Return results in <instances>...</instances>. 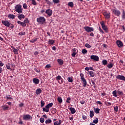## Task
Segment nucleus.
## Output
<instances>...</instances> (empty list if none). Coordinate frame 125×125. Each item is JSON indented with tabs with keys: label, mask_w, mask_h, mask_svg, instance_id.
Masks as SVG:
<instances>
[{
	"label": "nucleus",
	"mask_w": 125,
	"mask_h": 125,
	"mask_svg": "<svg viewBox=\"0 0 125 125\" xmlns=\"http://www.w3.org/2000/svg\"><path fill=\"white\" fill-rule=\"evenodd\" d=\"M105 105H106V106H111V103H110V102H106V103H105Z\"/></svg>",
	"instance_id": "4d7b16f0"
},
{
	"label": "nucleus",
	"mask_w": 125,
	"mask_h": 125,
	"mask_svg": "<svg viewBox=\"0 0 125 125\" xmlns=\"http://www.w3.org/2000/svg\"><path fill=\"white\" fill-rule=\"evenodd\" d=\"M94 112H95V113H96V114H99V113L100 112V109H99L98 107L94 108Z\"/></svg>",
	"instance_id": "c85d7f7f"
},
{
	"label": "nucleus",
	"mask_w": 125,
	"mask_h": 125,
	"mask_svg": "<svg viewBox=\"0 0 125 125\" xmlns=\"http://www.w3.org/2000/svg\"><path fill=\"white\" fill-rule=\"evenodd\" d=\"M40 121L41 123H42H42H44V118H41L40 119Z\"/></svg>",
	"instance_id": "603ef678"
},
{
	"label": "nucleus",
	"mask_w": 125,
	"mask_h": 125,
	"mask_svg": "<svg viewBox=\"0 0 125 125\" xmlns=\"http://www.w3.org/2000/svg\"><path fill=\"white\" fill-rule=\"evenodd\" d=\"M84 29H85V31L87 32V33H90L94 31V29L93 28V27H90L89 26H85L84 27Z\"/></svg>",
	"instance_id": "6e6552de"
},
{
	"label": "nucleus",
	"mask_w": 125,
	"mask_h": 125,
	"mask_svg": "<svg viewBox=\"0 0 125 125\" xmlns=\"http://www.w3.org/2000/svg\"><path fill=\"white\" fill-rule=\"evenodd\" d=\"M88 73H89V74L90 77H92V78H93V77H95V73H94L93 71H88Z\"/></svg>",
	"instance_id": "393cba45"
},
{
	"label": "nucleus",
	"mask_w": 125,
	"mask_h": 125,
	"mask_svg": "<svg viewBox=\"0 0 125 125\" xmlns=\"http://www.w3.org/2000/svg\"><path fill=\"white\" fill-rule=\"evenodd\" d=\"M2 108L3 110L5 111L6 110H8V108H9V107H8V106H7V105H3L2 106Z\"/></svg>",
	"instance_id": "72a5a7b5"
},
{
	"label": "nucleus",
	"mask_w": 125,
	"mask_h": 125,
	"mask_svg": "<svg viewBox=\"0 0 125 125\" xmlns=\"http://www.w3.org/2000/svg\"><path fill=\"white\" fill-rule=\"evenodd\" d=\"M97 104H99V105H103V104H102V103H101V102L100 101H97L96 102Z\"/></svg>",
	"instance_id": "e2e57ef3"
},
{
	"label": "nucleus",
	"mask_w": 125,
	"mask_h": 125,
	"mask_svg": "<svg viewBox=\"0 0 125 125\" xmlns=\"http://www.w3.org/2000/svg\"><path fill=\"white\" fill-rule=\"evenodd\" d=\"M37 22L38 23H41V24H43L45 22V19L43 17H40L37 18Z\"/></svg>",
	"instance_id": "1a4fd4ad"
},
{
	"label": "nucleus",
	"mask_w": 125,
	"mask_h": 125,
	"mask_svg": "<svg viewBox=\"0 0 125 125\" xmlns=\"http://www.w3.org/2000/svg\"><path fill=\"white\" fill-rule=\"evenodd\" d=\"M26 34V32L23 31V32H20L19 33V36H25Z\"/></svg>",
	"instance_id": "79ce46f5"
},
{
	"label": "nucleus",
	"mask_w": 125,
	"mask_h": 125,
	"mask_svg": "<svg viewBox=\"0 0 125 125\" xmlns=\"http://www.w3.org/2000/svg\"><path fill=\"white\" fill-rule=\"evenodd\" d=\"M112 12L116 16L119 17L121 15V11L119 10L117 8H115L114 9H112Z\"/></svg>",
	"instance_id": "0eeeda50"
},
{
	"label": "nucleus",
	"mask_w": 125,
	"mask_h": 125,
	"mask_svg": "<svg viewBox=\"0 0 125 125\" xmlns=\"http://www.w3.org/2000/svg\"><path fill=\"white\" fill-rule=\"evenodd\" d=\"M41 92H42V90L41 88H38L36 90L37 95H39V94H41Z\"/></svg>",
	"instance_id": "bb28decb"
},
{
	"label": "nucleus",
	"mask_w": 125,
	"mask_h": 125,
	"mask_svg": "<svg viewBox=\"0 0 125 125\" xmlns=\"http://www.w3.org/2000/svg\"><path fill=\"white\" fill-rule=\"evenodd\" d=\"M46 14H47L48 16H51L52 15V10L51 9H48L45 11Z\"/></svg>",
	"instance_id": "dca6fc26"
},
{
	"label": "nucleus",
	"mask_w": 125,
	"mask_h": 125,
	"mask_svg": "<svg viewBox=\"0 0 125 125\" xmlns=\"http://www.w3.org/2000/svg\"><path fill=\"white\" fill-rule=\"evenodd\" d=\"M94 116V112H93V110H91L90 111V117L93 118Z\"/></svg>",
	"instance_id": "f704fd0d"
},
{
	"label": "nucleus",
	"mask_w": 125,
	"mask_h": 125,
	"mask_svg": "<svg viewBox=\"0 0 125 125\" xmlns=\"http://www.w3.org/2000/svg\"><path fill=\"white\" fill-rule=\"evenodd\" d=\"M52 122V121H51V120L48 119L45 121V124H50V123H51Z\"/></svg>",
	"instance_id": "a18cd8bd"
},
{
	"label": "nucleus",
	"mask_w": 125,
	"mask_h": 125,
	"mask_svg": "<svg viewBox=\"0 0 125 125\" xmlns=\"http://www.w3.org/2000/svg\"><path fill=\"white\" fill-rule=\"evenodd\" d=\"M100 24L102 26V28L103 30H104L105 33H108L109 30H108V27H107V26L105 25V23H104V21H103L100 22Z\"/></svg>",
	"instance_id": "423d86ee"
},
{
	"label": "nucleus",
	"mask_w": 125,
	"mask_h": 125,
	"mask_svg": "<svg viewBox=\"0 0 125 125\" xmlns=\"http://www.w3.org/2000/svg\"><path fill=\"white\" fill-rule=\"evenodd\" d=\"M53 2L54 3H59V0H53Z\"/></svg>",
	"instance_id": "13d9d810"
},
{
	"label": "nucleus",
	"mask_w": 125,
	"mask_h": 125,
	"mask_svg": "<svg viewBox=\"0 0 125 125\" xmlns=\"http://www.w3.org/2000/svg\"><path fill=\"white\" fill-rule=\"evenodd\" d=\"M58 101L59 103H60V104H61V103H62V102H63V100H62V98H61V97H58Z\"/></svg>",
	"instance_id": "473e14b6"
},
{
	"label": "nucleus",
	"mask_w": 125,
	"mask_h": 125,
	"mask_svg": "<svg viewBox=\"0 0 125 125\" xmlns=\"http://www.w3.org/2000/svg\"><path fill=\"white\" fill-rule=\"evenodd\" d=\"M107 67L108 68V69H112L114 67V64L113 63H110L109 64H107Z\"/></svg>",
	"instance_id": "c756f323"
},
{
	"label": "nucleus",
	"mask_w": 125,
	"mask_h": 125,
	"mask_svg": "<svg viewBox=\"0 0 125 125\" xmlns=\"http://www.w3.org/2000/svg\"><path fill=\"white\" fill-rule=\"evenodd\" d=\"M18 18L20 20H21L22 19H24L25 18V15L23 14H20L18 16Z\"/></svg>",
	"instance_id": "4be33fe9"
},
{
	"label": "nucleus",
	"mask_w": 125,
	"mask_h": 125,
	"mask_svg": "<svg viewBox=\"0 0 125 125\" xmlns=\"http://www.w3.org/2000/svg\"><path fill=\"white\" fill-rule=\"evenodd\" d=\"M56 81H58L59 83H60V84H61V83H63L64 82V80L63 79V78H62V77L60 75H58V76H57L56 77Z\"/></svg>",
	"instance_id": "9d476101"
},
{
	"label": "nucleus",
	"mask_w": 125,
	"mask_h": 125,
	"mask_svg": "<svg viewBox=\"0 0 125 125\" xmlns=\"http://www.w3.org/2000/svg\"><path fill=\"white\" fill-rule=\"evenodd\" d=\"M80 103H81V104H82V105H83V104H84V103H85V101H81L80 102Z\"/></svg>",
	"instance_id": "338daca9"
},
{
	"label": "nucleus",
	"mask_w": 125,
	"mask_h": 125,
	"mask_svg": "<svg viewBox=\"0 0 125 125\" xmlns=\"http://www.w3.org/2000/svg\"><path fill=\"white\" fill-rule=\"evenodd\" d=\"M85 47H87V48H91V46L88 43H86L85 45Z\"/></svg>",
	"instance_id": "de8ad7c7"
},
{
	"label": "nucleus",
	"mask_w": 125,
	"mask_h": 125,
	"mask_svg": "<svg viewBox=\"0 0 125 125\" xmlns=\"http://www.w3.org/2000/svg\"><path fill=\"white\" fill-rule=\"evenodd\" d=\"M114 110V111H115V112H118V106H115Z\"/></svg>",
	"instance_id": "680f3d73"
},
{
	"label": "nucleus",
	"mask_w": 125,
	"mask_h": 125,
	"mask_svg": "<svg viewBox=\"0 0 125 125\" xmlns=\"http://www.w3.org/2000/svg\"><path fill=\"white\" fill-rule=\"evenodd\" d=\"M91 83H92V84L93 86L95 87V85H96L95 81L94 82L93 80H91Z\"/></svg>",
	"instance_id": "6e6d98bb"
},
{
	"label": "nucleus",
	"mask_w": 125,
	"mask_h": 125,
	"mask_svg": "<svg viewBox=\"0 0 125 125\" xmlns=\"http://www.w3.org/2000/svg\"><path fill=\"white\" fill-rule=\"evenodd\" d=\"M38 40H39V38L33 39L31 40V42H32V43H34V42H37Z\"/></svg>",
	"instance_id": "a19ab883"
},
{
	"label": "nucleus",
	"mask_w": 125,
	"mask_h": 125,
	"mask_svg": "<svg viewBox=\"0 0 125 125\" xmlns=\"http://www.w3.org/2000/svg\"><path fill=\"white\" fill-rule=\"evenodd\" d=\"M71 100V98H67L66 102V103H68V104H70V101Z\"/></svg>",
	"instance_id": "49530a36"
},
{
	"label": "nucleus",
	"mask_w": 125,
	"mask_h": 125,
	"mask_svg": "<svg viewBox=\"0 0 125 125\" xmlns=\"http://www.w3.org/2000/svg\"><path fill=\"white\" fill-rule=\"evenodd\" d=\"M72 53L71 54V56H72V57H76V55L78 53V50H77V49H76V48H73L72 50Z\"/></svg>",
	"instance_id": "2eb2a0df"
},
{
	"label": "nucleus",
	"mask_w": 125,
	"mask_h": 125,
	"mask_svg": "<svg viewBox=\"0 0 125 125\" xmlns=\"http://www.w3.org/2000/svg\"><path fill=\"white\" fill-rule=\"evenodd\" d=\"M80 77H81L82 82H83V86H84V87H85V86H86V84H87V82H86V80L84 77V75H83V73H81Z\"/></svg>",
	"instance_id": "20e7f679"
},
{
	"label": "nucleus",
	"mask_w": 125,
	"mask_h": 125,
	"mask_svg": "<svg viewBox=\"0 0 125 125\" xmlns=\"http://www.w3.org/2000/svg\"><path fill=\"white\" fill-rule=\"evenodd\" d=\"M32 4L33 5H37V2L35 0H32Z\"/></svg>",
	"instance_id": "8fccbe9b"
},
{
	"label": "nucleus",
	"mask_w": 125,
	"mask_h": 125,
	"mask_svg": "<svg viewBox=\"0 0 125 125\" xmlns=\"http://www.w3.org/2000/svg\"><path fill=\"white\" fill-rule=\"evenodd\" d=\"M33 82L35 84H39L40 83V80L37 78H33Z\"/></svg>",
	"instance_id": "a211bd4d"
},
{
	"label": "nucleus",
	"mask_w": 125,
	"mask_h": 125,
	"mask_svg": "<svg viewBox=\"0 0 125 125\" xmlns=\"http://www.w3.org/2000/svg\"><path fill=\"white\" fill-rule=\"evenodd\" d=\"M23 22L24 25H26V24H29V23H30V21H29L28 19H26Z\"/></svg>",
	"instance_id": "c9c22d12"
},
{
	"label": "nucleus",
	"mask_w": 125,
	"mask_h": 125,
	"mask_svg": "<svg viewBox=\"0 0 125 125\" xmlns=\"http://www.w3.org/2000/svg\"><path fill=\"white\" fill-rule=\"evenodd\" d=\"M45 1H46V3L49 5H50L51 4V3L50 2V1H49V0H45Z\"/></svg>",
	"instance_id": "864d4df0"
},
{
	"label": "nucleus",
	"mask_w": 125,
	"mask_h": 125,
	"mask_svg": "<svg viewBox=\"0 0 125 125\" xmlns=\"http://www.w3.org/2000/svg\"><path fill=\"white\" fill-rule=\"evenodd\" d=\"M69 110L71 111V114H75V113H76V109H75V108L74 107H70Z\"/></svg>",
	"instance_id": "a878e982"
},
{
	"label": "nucleus",
	"mask_w": 125,
	"mask_h": 125,
	"mask_svg": "<svg viewBox=\"0 0 125 125\" xmlns=\"http://www.w3.org/2000/svg\"><path fill=\"white\" fill-rule=\"evenodd\" d=\"M61 124H62V121L61 120H59L58 121H56L54 123V125H61Z\"/></svg>",
	"instance_id": "5701e85b"
},
{
	"label": "nucleus",
	"mask_w": 125,
	"mask_h": 125,
	"mask_svg": "<svg viewBox=\"0 0 125 125\" xmlns=\"http://www.w3.org/2000/svg\"><path fill=\"white\" fill-rule=\"evenodd\" d=\"M55 41L53 40H49V41L48 42V43L49 44H50L51 45H52V44H53L54 43H55Z\"/></svg>",
	"instance_id": "b1692460"
},
{
	"label": "nucleus",
	"mask_w": 125,
	"mask_h": 125,
	"mask_svg": "<svg viewBox=\"0 0 125 125\" xmlns=\"http://www.w3.org/2000/svg\"><path fill=\"white\" fill-rule=\"evenodd\" d=\"M116 43L118 47H123V46H124V44L121 41L118 40L116 42Z\"/></svg>",
	"instance_id": "f3484780"
},
{
	"label": "nucleus",
	"mask_w": 125,
	"mask_h": 125,
	"mask_svg": "<svg viewBox=\"0 0 125 125\" xmlns=\"http://www.w3.org/2000/svg\"><path fill=\"white\" fill-rule=\"evenodd\" d=\"M8 17L9 19H14L15 18V15L13 14H9Z\"/></svg>",
	"instance_id": "cd10ccee"
},
{
	"label": "nucleus",
	"mask_w": 125,
	"mask_h": 125,
	"mask_svg": "<svg viewBox=\"0 0 125 125\" xmlns=\"http://www.w3.org/2000/svg\"><path fill=\"white\" fill-rule=\"evenodd\" d=\"M45 69H46V68H47V69H50V68H51V65H50V64H47L45 66Z\"/></svg>",
	"instance_id": "3c124183"
},
{
	"label": "nucleus",
	"mask_w": 125,
	"mask_h": 125,
	"mask_svg": "<svg viewBox=\"0 0 125 125\" xmlns=\"http://www.w3.org/2000/svg\"><path fill=\"white\" fill-rule=\"evenodd\" d=\"M51 112L53 113V114H55V113H56V112H57V111L56 110V108H52L51 109Z\"/></svg>",
	"instance_id": "4c0bfd02"
},
{
	"label": "nucleus",
	"mask_w": 125,
	"mask_h": 125,
	"mask_svg": "<svg viewBox=\"0 0 125 125\" xmlns=\"http://www.w3.org/2000/svg\"><path fill=\"white\" fill-rule=\"evenodd\" d=\"M116 79L120 80V81H125V77L124 75H118L116 77Z\"/></svg>",
	"instance_id": "4468645a"
},
{
	"label": "nucleus",
	"mask_w": 125,
	"mask_h": 125,
	"mask_svg": "<svg viewBox=\"0 0 125 125\" xmlns=\"http://www.w3.org/2000/svg\"><path fill=\"white\" fill-rule=\"evenodd\" d=\"M53 106V103H51L45 106V108H43V112H46L47 113L49 112V108H51Z\"/></svg>",
	"instance_id": "7ed1b4c3"
},
{
	"label": "nucleus",
	"mask_w": 125,
	"mask_h": 125,
	"mask_svg": "<svg viewBox=\"0 0 125 125\" xmlns=\"http://www.w3.org/2000/svg\"><path fill=\"white\" fill-rule=\"evenodd\" d=\"M83 54H86L87 53V50L85 49H83L82 51Z\"/></svg>",
	"instance_id": "58836bf2"
},
{
	"label": "nucleus",
	"mask_w": 125,
	"mask_h": 125,
	"mask_svg": "<svg viewBox=\"0 0 125 125\" xmlns=\"http://www.w3.org/2000/svg\"><path fill=\"white\" fill-rule=\"evenodd\" d=\"M3 65H4V63H2V62L0 61V67H3Z\"/></svg>",
	"instance_id": "052dcab7"
},
{
	"label": "nucleus",
	"mask_w": 125,
	"mask_h": 125,
	"mask_svg": "<svg viewBox=\"0 0 125 125\" xmlns=\"http://www.w3.org/2000/svg\"><path fill=\"white\" fill-rule=\"evenodd\" d=\"M98 121H99L98 119L96 118L95 120L93 121V123L96 124H98Z\"/></svg>",
	"instance_id": "c03bdc74"
},
{
	"label": "nucleus",
	"mask_w": 125,
	"mask_h": 125,
	"mask_svg": "<svg viewBox=\"0 0 125 125\" xmlns=\"http://www.w3.org/2000/svg\"><path fill=\"white\" fill-rule=\"evenodd\" d=\"M117 93L118 94V95L121 96H123V95H124V91L120 90L117 91L115 90L112 92L113 96L114 97H118V95H117Z\"/></svg>",
	"instance_id": "f03ea898"
},
{
	"label": "nucleus",
	"mask_w": 125,
	"mask_h": 125,
	"mask_svg": "<svg viewBox=\"0 0 125 125\" xmlns=\"http://www.w3.org/2000/svg\"><path fill=\"white\" fill-rule=\"evenodd\" d=\"M103 14L104 16V18H105V19H110V15L111 14V13H110V12L104 11L103 13Z\"/></svg>",
	"instance_id": "f8f14e48"
},
{
	"label": "nucleus",
	"mask_w": 125,
	"mask_h": 125,
	"mask_svg": "<svg viewBox=\"0 0 125 125\" xmlns=\"http://www.w3.org/2000/svg\"><path fill=\"white\" fill-rule=\"evenodd\" d=\"M122 18L123 20H125V10H123L122 14Z\"/></svg>",
	"instance_id": "7c9ffc66"
},
{
	"label": "nucleus",
	"mask_w": 125,
	"mask_h": 125,
	"mask_svg": "<svg viewBox=\"0 0 125 125\" xmlns=\"http://www.w3.org/2000/svg\"><path fill=\"white\" fill-rule=\"evenodd\" d=\"M90 59L93 60V61H99V57L96 55H91L90 56Z\"/></svg>",
	"instance_id": "ddd939ff"
},
{
	"label": "nucleus",
	"mask_w": 125,
	"mask_h": 125,
	"mask_svg": "<svg viewBox=\"0 0 125 125\" xmlns=\"http://www.w3.org/2000/svg\"><path fill=\"white\" fill-rule=\"evenodd\" d=\"M68 5V6H70V7H73V6H74V3L73 2H69Z\"/></svg>",
	"instance_id": "ea45409f"
},
{
	"label": "nucleus",
	"mask_w": 125,
	"mask_h": 125,
	"mask_svg": "<svg viewBox=\"0 0 125 125\" xmlns=\"http://www.w3.org/2000/svg\"><path fill=\"white\" fill-rule=\"evenodd\" d=\"M1 23L6 27H10L12 30L14 28V25L10 23V21H1Z\"/></svg>",
	"instance_id": "f257e3e1"
},
{
	"label": "nucleus",
	"mask_w": 125,
	"mask_h": 125,
	"mask_svg": "<svg viewBox=\"0 0 125 125\" xmlns=\"http://www.w3.org/2000/svg\"><path fill=\"white\" fill-rule=\"evenodd\" d=\"M10 63H8L7 64H6V68L7 69H8V70H11V67H10Z\"/></svg>",
	"instance_id": "e433bc0d"
},
{
	"label": "nucleus",
	"mask_w": 125,
	"mask_h": 125,
	"mask_svg": "<svg viewBox=\"0 0 125 125\" xmlns=\"http://www.w3.org/2000/svg\"><path fill=\"white\" fill-rule=\"evenodd\" d=\"M99 31L102 33V34H104V31H103V30L101 29V27H99Z\"/></svg>",
	"instance_id": "0e129e2a"
},
{
	"label": "nucleus",
	"mask_w": 125,
	"mask_h": 125,
	"mask_svg": "<svg viewBox=\"0 0 125 125\" xmlns=\"http://www.w3.org/2000/svg\"><path fill=\"white\" fill-rule=\"evenodd\" d=\"M107 60H103L102 63L103 64V65L105 66V65H107Z\"/></svg>",
	"instance_id": "37998d69"
},
{
	"label": "nucleus",
	"mask_w": 125,
	"mask_h": 125,
	"mask_svg": "<svg viewBox=\"0 0 125 125\" xmlns=\"http://www.w3.org/2000/svg\"><path fill=\"white\" fill-rule=\"evenodd\" d=\"M82 118L83 119V120H86L87 119V117H86V116L83 115L82 116Z\"/></svg>",
	"instance_id": "bf43d9fd"
},
{
	"label": "nucleus",
	"mask_w": 125,
	"mask_h": 125,
	"mask_svg": "<svg viewBox=\"0 0 125 125\" xmlns=\"http://www.w3.org/2000/svg\"><path fill=\"white\" fill-rule=\"evenodd\" d=\"M45 104V103H44V101H41V108H42V107H43V106H44Z\"/></svg>",
	"instance_id": "09e8293b"
},
{
	"label": "nucleus",
	"mask_w": 125,
	"mask_h": 125,
	"mask_svg": "<svg viewBox=\"0 0 125 125\" xmlns=\"http://www.w3.org/2000/svg\"><path fill=\"white\" fill-rule=\"evenodd\" d=\"M6 99H13L12 97H11V96H10V95L9 96V97H7V96H6Z\"/></svg>",
	"instance_id": "69168bd1"
},
{
	"label": "nucleus",
	"mask_w": 125,
	"mask_h": 125,
	"mask_svg": "<svg viewBox=\"0 0 125 125\" xmlns=\"http://www.w3.org/2000/svg\"><path fill=\"white\" fill-rule=\"evenodd\" d=\"M57 62L59 64V65H61V66L64 64V61L61 59H59L57 60Z\"/></svg>",
	"instance_id": "6ab92c4d"
},
{
	"label": "nucleus",
	"mask_w": 125,
	"mask_h": 125,
	"mask_svg": "<svg viewBox=\"0 0 125 125\" xmlns=\"http://www.w3.org/2000/svg\"><path fill=\"white\" fill-rule=\"evenodd\" d=\"M19 106H20V107H23V106H24V104H23V103H21V104H19Z\"/></svg>",
	"instance_id": "774afa93"
},
{
	"label": "nucleus",
	"mask_w": 125,
	"mask_h": 125,
	"mask_svg": "<svg viewBox=\"0 0 125 125\" xmlns=\"http://www.w3.org/2000/svg\"><path fill=\"white\" fill-rule=\"evenodd\" d=\"M23 120L24 121H30V120H32V116H31L29 114H27L25 115H23L22 117Z\"/></svg>",
	"instance_id": "9b49d317"
},
{
	"label": "nucleus",
	"mask_w": 125,
	"mask_h": 125,
	"mask_svg": "<svg viewBox=\"0 0 125 125\" xmlns=\"http://www.w3.org/2000/svg\"><path fill=\"white\" fill-rule=\"evenodd\" d=\"M21 7H22L21 5H17L15 8V11L19 14L22 13V10H23V9L21 8Z\"/></svg>",
	"instance_id": "39448f33"
},
{
	"label": "nucleus",
	"mask_w": 125,
	"mask_h": 125,
	"mask_svg": "<svg viewBox=\"0 0 125 125\" xmlns=\"http://www.w3.org/2000/svg\"><path fill=\"white\" fill-rule=\"evenodd\" d=\"M11 48H12L14 54H18V49L14 47L13 46H11Z\"/></svg>",
	"instance_id": "412c9836"
},
{
	"label": "nucleus",
	"mask_w": 125,
	"mask_h": 125,
	"mask_svg": "<svg viewBox=\"0 0 125 125\" xmlns=\"http://www.w3.org/2000/svg\"><path fill=\"white\" fill-rule=\"evenodd\" d=\"M23 7L24 9H27V8H28V6H27V4H26V3H24L23 4Z\"/></svg>",
	"instance_id": "5fc2aeb1"
},
{
	"label": "nucleus",
	"mask_w": 125,
	"mask_h": 125,
	"mask_svg": "<svg viewBox=\"0 0 125 125\" xmlns=\"http://www.w3.org/2000/svg\"><path fill=\"white\" fill-rule=\"evenodd\" d=\"M17 22L19 25H21V26H22V27H26V24H24L23 22H22L20 21H18Z\"/></svg>",
	"instance_id": "aec40b11"
},
{
	"label": "nucleus",
	"mask_w": 125,
	"mask_h": 125,
	"mask_svg": "<svg viewBox=\"0 0 125 125\" xmlns=\"http://www.w3.org/2000/svg\"><path fill=\"white\" fill-rule=\"evenodd\" d=\"M67 80L69 83H73V82H74V80L73 79V77L67 78Z\"/></svg>",
	"instance_id": "2f4dec72"
}]
</instances>
